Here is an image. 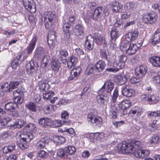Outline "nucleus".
Returning a JSON list of instances; mask_svg holds the SVG:
<instances>
[{
  "instance_id": "61",
  "label": "nucleus",
  "mask_w": 160,
  "mask_h": 160,
  "mask_svg": "<svg viewBox=\"0 0 160 160\" xmlns=\"http://www.w3.org/2000/svg\"><path fill=\"white\" fill-rule=\"evenodd\" d=\"M94 122L93 123H95V124L99 127L101 126L102 123V118L100 117H96L93 120Z\"/></svg>"
},
{
  "instance_id": "58",
  "label": "nucleus",
  "mask_w": 160,
  "mask_h": 160,
  "mask_svg": "<svg viewBox=\"0 0 160 160\" xmlns=\"http://www.w3.org/2000/svg\"><path fill=\"white\" fill-rule=\"evenodd\" d=\"M48 153L43 150H41L38 152V156L42 158H47L48 156Z\"/></svg>"
},
{
  "instance_id": "14",
  "label": "nucleus",
  "mask_w": 160,
  "mask_h": 160,
  "mask_svg": "<svg viewBox=\"0 0 160 160\" xmlns=\"http://www.w3.org/2000/svg\"><path fill=\"white\" fill-rule=\"evenodd\" d=\"M52 120L46 117L40 118L38 120L39 125L43 128H48L52 126Z\"/></svg>"
},
{
  "instance_id": "13",
  "label": "nucleus",
  "mask_w": 160,
  "mask_h": 160,
  "mask_svg": "<svg viewBox=\"0 0 160 160\" xmlns=\"http://www.w3.org/2000/svg\"><path fill=\"white\" fill-rule=\"evenodd\" d=\"M142 43L141 42L137 44H131L128 42L129 46L127 50V53L129 55L134 54L136 52L139 47L142 46Z\"/></svg>"
},
{
  "instance_id": "18",
  "label": "nucleus",
  "mask_w": 160,
  "mask_h": 160,
  "mask_svg": "<svg viewBox=\"0 0 160 160\" xmlns=\"http://www.w3.org/2000/svg\"><path fill=\"white\" fill-rule=\"evenodd\" d=\"M81 71V68L78 67L73 69L71 71L70 75L68 78L69 80H75L80 75Z\"/></svg>"
},
{
  "instance_id": "42",
  "label": "nucleus",
  "mask_w": 160,
  "mask_h": 160,
  "mask_svg": "<svg viewBox=\"0 0 160 160\" xmlns=\"http://www.w3.org/2000/svg\"><path fill=\"white\" fill-rule=\"evenodd\" d=\"M17 106V104L15 103L9 102L6 104L5 108L6 110L8 111L13 112Z\"/></svg>"
},
{
  "instance_id": "21",
  "label": "nucleus",
  "mask_w": 160,
  "mask_h": 160,
  "mask_svg": "<svg viewBox=\"0 0 160 160\" xmlns=\"http://www.w3.org/2000/svg\"><path fill=\"white\" fill-rule=\"evenodd\" d=\"M68 57V53L65 49H62L59 51L58 57L60 61L63 63H66Z\"/></svg>"
},
{
  "instance_id": "64",
  "label": "nucleus",
  "mask_w": 160,
  "mask_h": 160,
  "mask_svg": "<svg viewBox=\"0 0 160 160\" xmlns=\"http://www.w3.org/2000/svg\"><path fill=\"white\" fill-rule=\"evenodd\" d=\"M88 11H89L90 12L93 11L96 6V3L94 2H89L88 4Z\"/></svg>"
},
{
  "instance_id": "8",
  "label": "nucleus",
  "mask_w": 160,
  "mask_h": 160,
  "mask_svg": "<svg viewBox=\"0 0 160 160\" xmlns=\"http://www.w3.org/2000/svg\"><path fill=\"white\" fill-rule=\"evenodd\" d=\"M13 94L15 97L13 99L15 103L21 104L23 101V92L21 89H18L13 92Z\"/></svg>"
},
{
  "instance_id": "59",
  "label": "nucleus",
  "mask_w": 160,
  "mask_h": 160,
  "mask_svg": "<svg viewBox=\"0 0 160 160\" xmlns=\"http://www.w3.org/2000/svg\"><path fill=\"white\" fill-rule=\"evenodd\" d=\"M151 81L154 84L157 85L160 83V76L158 75L153 77L152 78Z\"/></svg>"
},
{
  "instance_id": "32",
  "label": "nucleus",
  "mask_w": 160,
  "mask_h": 160,
  "mask_svg": "<svg viewBox=\"0 0 160 160\" xmlns=\"http://www.w3.org/2000/svg\"><path fill=\"white\" fill-rule=\"evenodd\" d=\"M111 39L112 42H115L119 36L118 31L116 28L112 27L110 32Z\"/></svg>"
},
{
  "instance_id": "29",
  "label": "nucleus",
  "mask_w": 160,
  "mask_h": 160,
  "mask_svg": "<svg viewBox=\"0 0 160 160\" xmlns=\"http://www.w3.org/2000/svg\"><path fill=\"white\" fill-rule=\"evenodd\" d=\"M111 8L113 12H121L122 10V4L115 2L112 4Z\"/></svg>"
},
{
  "instance_id": "36",
  "label": "nucleus",
  "mask_w": 160,
  "mask_h": 160,
  "mask_svg": "<svg viewBox=\"0 0 160 160\" xmlns=\"http://www.w3.org/2000/svg\"><path fill=\"white\" fill-rule=\"evenodd\" d=\"M118 113V110L116 106L112 105L110 111V115L111 118L115 119L117 118Z\"/></svg>"
},
{
  "instance_id": "12",
  "label": "nucleus",
  "mask_w": 160,
  "mask_h": 160,
  "mask_svg": "<svg viewBox=\"0 0 160 160\" xmlns=\"http://www.w3.org/2000/svg\"><path fill=\"white\" fill-rule=\"evenodd\" d=\"M85 28L81 23L77 24L74 27V32L75 35L83 37L85 34Z\"/></svg>"
},
{
  "instance_id": "46",
  "label": "nucleus",
  "mask_w": 160,
  "mask_h": 160,
  "mask_svg": "<svg viewBox=\"0 0 160 160\" xmlns=\"http://www.w3.org/2000/svg\"><path fill=\"white\" fill-rule=\"evenodd\" d=\"M135 8V5L134 3L130 2L126 4L125 10L130 12L131 13Z\"/></svg>"
},
{
  "instance_id": "11",
  "label": "nucleus",
  "mask_w": 160,
  "mask_h": 160,
  "mask_svg": "<svg viewBox=\"0 0 160 160\" xmlns=\"http://www.w3.org/2000/svg\"><path fill=\"white\" fill-rule=\"evenodd\" d=\"M94 39L92 35L88 36L86 37L84 46L87 50H92L94 48Z\"/></svg>"
},
{
  "instance_id": "16",
  "label": "nucleus",
  "mask_w": 160,
  "mask_h": 160,
  "mask_svg": "<svg viewBox=\"0 0 160 160\" xmlns=\"http://www.w3.org/2000/svg\"><path fill=\"white\" fill-rule=\"evenodd\" d=\"M138 35V32L136 29L132 30L131 32H128L126 35V41L128 42H130L135 40L137 38Z\"/></svg>"
},
{
  "instance_id": "33",
  "label": "nucleus",
  "mask_w": 160,
  "mask_h": 160,
  "mask_svg": "<svg viewBox=\"0 0 160 160\" xmlns=\"http://www.w3.org/2000/svg\"><path fill=\"white\" fill-rule=\"evenodd\" d=\"M17 142L20 148L22 150H24L27 148V142L24 140V139L22 136H21L19 140H17Z\"/></svg>"
},
{
  "instance_id": "49",
  "label": "nucleus",
  "mask_w": 160,
  "mask_h": 160,
  "mask_svg": "<svg viewBox=\"0 0 160 160\" xmlns=\"http://www.w3.org/2000/svg\"><path fill=\"white\" fill-rule=\"evenodd\" d=\"M54 139L56 143L59 145L64 143L66 141L64 137L61 136H57Z\"/></svg>"
},
{
  "instance_id": "10",
  "label": "nucleus",
  "mask_w": 160,
  "mask_h": 160,
  "mask_svg": "<svg viewBox=\"0 0 160 160\" xmlns=\"http://www.w3.org/2000/svg\"><path fill=\"white\" fill-rule=\"evenodd\" d=\"M22 1L25 9L31 13L36 11V6L33 0H22Z\"/></svg>"
},
{
  "instance_id": "23",
  "label": "nucleus",
  "mask_w": 160,
  "mask_h": 160,
  "mask_svg": "<svg viewBox=\"0 0 160 160\" xmlns=\"http://www.w3.org/2000/svg\"><path fill=\"white\" fill-rule=\"evenodd\" d=\"M96 69L98 72H102L105 69L106 64L104 61L100 60L98 61L95 64Z\"/></svg>"
},
{
  "instance_id": "60",
  "label": "nucleus",
  "mask_w": 160,
  "mask_h": 160,
  "mask_svg": "<svg viewBox=\"0 0 160 160\" xmlns=\"http://www.w3.org/2000/svg\"><path fill=\"white\" fill-rule=\"evenodd\" d=\"M128 46V42L127 43H121L120 46V49L121 51L125 52L127 53V50Z\"/></svg>"
},
{
  "instance_id": "43",
  "label": "nucleus",
  "mask_w": 160,
  "mask_h": 160,
  "mask_svg": "<svg viewBox=\"0 0 160 160\" xmlns=\"http://www.w3.org/2000/svg\"><path fill=\"white\" fill-rule=\"evenodd\" d=\"M27 131L30 132V133L34 132L37 130V128L36 125L32 123H30L25 127Z\"/></svg>"
},
{
  "instance_id": "30",
  "label": "nucleus",
  "mask_w": 160,
  "mask_h": 160,
  "mask_svg": "<svg viewBox=\"0 0 160 160\" xmlns=\"http://www.w3.org/2000/svg\"><path fill=\"white\" fill-rule=\"evenodd\" d=\"M149 61L153 66L160 67V57L156 56L152 57L149 58Z\"/></svg>"
},
{
  "instance_id": "38",
  "label": "nucleus",
  "mask_w": 160,
  "mask_h": 160,
  "mask_svg": "<svg viewBox=\"0 0 160 160\" xmlns=\"http://www.w3.org/2000/svg\"><path fill=\"white\" fill-rule=\"evenodd\" d=\"M39 89L42 92H47L50 88V86L48 83L42 82V81L39 82Z\"/></svg>"
},
{
  "instance_id": "56",
  "label": "nucleus",
  "mask_w": 160,
  "mask_h": 160,
  "mask_svg": "<svg viewBox=\"0 0 160 160\" xmlns=\"http://www.w3.org/2000/svg\"><path fill=\"white\" fill-rule=\"evenodd\" d=\"M132 13L130 12L125 11L123 12L121 15V18L122 19L126 20L129 18L131 15Z\"/></svg>"
},
{
  "instance_id": "19",
  "label": "nucleus",
  "mask_w": 160,
  "mask_h": 160,
  "mask_svg": "<svg viewBox=\"0 0 160 160\" xmlns=\"http://www.w3.org/2000/svg\"><path fill=\"white\" fill-rule=\"evenodd\" d=\"M135 90L128 86H123L122 88V94L123 95L128 97H130L134 95Z\"/></svg>"
},
{
  "instance_id": "47",
  "label": "nucleus",
  "mask_w": 160,
  "mask_h": 160,
  "mask_svg": "<svg viewBox=\"0 0 160 160\" xmlns=\"http://www.w3.org/2000/svg\"><path fill=\"white\" fill-rule=\"evenodd\" d=\"M51 66L52 69L54 71H57L59 68V62L57 60H53L52 62Z\"/></svg>"
},
{
  "instance_id": "9",
  "label": "nucleus",
  "mask_w": 160,
  "mask_h": 160,
  "mask_svg": "<svg viewBox=\"0 0 160 160\" xmlns=\"http://www.w3.org/2000/svg\"><path fill=\"white\" fill-rule=\"evenodd\" d=\"M62 26L63 32L65 34L64 38L67 39L69 38L71 34V31L70 29L72 26V24L68 20H64L62 21Z\"/></svg>"
},
{
  "instance_id": "54",
  "label": "nucleus",
  "mask_w": 160,
  "mask_h": 160,
  "mask_svg": "<svg viewBox=\"0 0 160 160\" xmlns=\"http://www.w3.org/2000/svg\"><path fill=\"white\" fill-rule=\"evenodd\" d=\"M118 91V88L117 87L114 90L112 96V101L113 102H116V99L119 96Z\"/></svg>"
},
{
  "instance_id": "26",
  "label": "nucleus",
  "mask_w": 160,
  "mask_h": 160,
  "mask_svg": "<svg viewBox=\"0 0 160 160\" xmlns=\"http://www.w3.org/2000/svg\"><path fill=\"white\" fill-rule=\"evenodd\" d=\"M151 40L153 44H156L159 43L160 42V29H157L155 31Z\"/></svg>"
},
{
  "instance_id": "3",
  "label": "nucleus",
  "mask_w": 160,
  "mask_h": 160,
  "mask_svg": "<svg viewBox=\"0 0 160 160\" xmlns=\"http://www.w3.org/2000/svg\"><path fill=\"white\" fill-rule=\"evenodd\" d=\"M147 70L145 66H140L138 68L135 70V76H132L130 79V81L132 83L139 82L142 79L145 75L146 73Z\"/></svg>"
},
{
  "instance_id": "5",
  "label": "nucleus",
  "mask_w": 160,
  "mask_h": 160,
  "mask_svg": "<svg viewBox=\"0 0 160 160\" xmlns=\"http://www.w3.org/2000/svg\"><path fill=\"white\" fill-rule=\"evenodd\" d=\"M158 18V15L155 12L151 11L143 14L142 19L144 23L153 25L157 22Z\"/></svg>"
},
{
  "instance_id": "52",
  "label": "nucleus",
  "mask_w": 160,
  "mask_h": 160,
  "mask_svg": "<svg viewBox=\"0 0 160 160\" xmlns=\"http://www.w3.org/2000/svg\"><path fill=\"white\" fill-rule=\"evenodd\" d=\"M9 86L10 84L8 83H4L1 86V90H2V91H3L4 93L7 92H10L11 91V90Z\"/></svg>"
},
{
  "instance_id": "62",
  "label": "nucleus",
  "mask_w": 160,
  "mask_h": 160,
  "mask_svg": "<svg viewBox=\"0 0 160 160\" xmlns=\"http://www.w3.org/2000/svg\"><path fill=\"white\" fill-rule=\"evenodd\" d=\"M114 27L115 28H123V25L122 22L120 20L117 19L114 24Z\"/></svg>"
},
{
  "instance_id": "63",
  "label": "nucleus",
  "mask_w": 160,
  "mask_h": 160,
  "mask_svg": "<svg viewBox=\"0 0 160 160\" xmlns=\"http://www.w3.org/2000/svg\"><path fill=\"white\" fill-rule=\"evenodd\" d=\"M96 117L95 114L92 112H90L88 115L87 120L88 122L93 123L92 120H94Z\"/></svg>"
},
{
  "instance_id": "7",
  "label": "nucleus",
  "mask_w": 160,
  "mask_h": 160,
  "mask_svg": "<svg viewBox=\"0 0 160 160\" xmlns=\"http://www.w3.org/2000/svg\"><path fill=\"white\" fill-rule=\"evenodd\" d=\"M114 87V84L111 80H108L98 90V93H105L109 96H111V92Z\"/></svg>"
},
{
  "instance_id": "41",
  "label": "nucleus",
  "mask_w": 160,
  "mask_h": 160,
  "mask_svg": "<svg viewBox=\"0 0 160 160\" xmlns=\"http://www.w3.org/2000/svg\"><path fill=\"white\" fill-rule=\"evenodd\" d=\"M65 148V150L66 151L68 155H73L75 152L76 151V148L73 146L69 145Z\"/></svg>"
},
{
  "instance_id": "44",
  "label": "nucleus",
  "mask_w": 160,
  "mask_h": 160,
  "mask_svg": "<svg viewBox=\"0 0 160 160\" xmlns=\"http://www.w3.org/2000/svg\"><path fill=\"white\" fill-rule=\"evenodd\" d=\"M112 65L116 72L118 71L119 69H122L124 67L119 61L118 62L114 61Z\"/></svg>"
},
{
  "instance_id": "6",
  "label": "nucleus",
  "mask_w": 160,
  "mask_h": 160,
  "mask_svg": "<svg viewBox=\"0 0 160 160\" xmlns=\"http://www.w3.org/2000/svg\"><path fill=\"white\" fill-rule=\"evenodd\" d=\"M38 63L33 61H30L26 66L27 73L30 76L35 77L38 71Z\"/></svg>"
},
{
  "instance_id": "34",
  "label": "nucleus",
  "mask_w": 160,
  "mask_h": 160,
  "mask_svg": "<svg viewBox=\"0 0 160 160\" xmlns=\"http://www.w3.org/2000/svg\"><path fill=\"white\" fill-rule=\"evenodd\" d=\"M127 78L125 75H117L116 77V82L120 85L124 84L126 82Z\"/></svg>"
},
{
  "instance_id": "48",
  "label": "nucleus",
  "mask_w": 160,
  "mask_h": 160,
  "mask_svg": "<svg viewBox=\"0 0 160 160\" xmlns=\"http://www.w3.org/2000/svg\"><path fill=\"white\" fill-rule=\"evenodd\" d=\"M129 113L130 114H132L133 115L136 114L137 117H139L143 113V111L140 108L137 107L135 109H132Z\"/></svg>"
},
{
  "instance_id": "25",
  "label": "nucleus",
  "mask_w": 160,
  "mask_h": 160,
  "mask_svg": "<svg viewBox=\"0 0 160 160\" xmlns=\"http://www.w3.org/2000/svg\"><path fill=\"white\" fill-rule=\"evenodd\" d=\"M26 124V122L24 120L19 119L16 121L13 125H11L9 126V129L12 128H20L23 127ZM9 128V126L8 127Z\"/></svg>"
},
{
  "instance_id": "22",
  "label": "nucleus",
  "mask_w": 160,
  "mask_h": 160,
  "mask_svg": "<svg viewBox=\"0 0 160 160\" xmlns=\"http://www.w3.org/2000/svg\"><path fill=\"white\" fill-rule=\"evenodd\" d=\"M67 62L68 67L71 68L72 66H75L78 62V59L75 56L72 55L68 58Z\"/></svg>"
},
{
  "instance_id": "4",
  "label": "nucleus",
  "mask_w": 160,
  "mask_h": 160,
  "mask_svg": "<svg viewBox=\"0 0 160 160\" xmlns=\"http://www.w3.org/2000/svg\"><path fill=\"white\" fill-rule=\"evenodd\" d=\"M104 12V8L102 7H98L95 8L93 11H87V16L89 18L95 21H99L101 20L102 14Z\"/></svg>"
},
{
  "instance_id": "28",
  "label": "nucleus",
  "mask_w": 160,
  "mask_h": 160,
  "mask_svg": "<svg viewBox=\"0 0 160 160\" xmlns=\"http://www.w3.org/2000/svg\"><path fill=\"white\" fill-rule=\"evenodd\" d=\"M55 39V33L54 31H51L48 32V42L49 47L53 48V41Z\"/></svg>"
},
{
  "instance_id": "55",
  "label": "nucleus",
  "mask_w": 160,
  "mask_h": 160,
  "mask_svg": "<svg viewBox=\"0 0 160 160\" xmlns=\"http://www.w3.org/2000/svg\"><path fill=\"white\" fill-rule=\"evenodd\" d=\"M10 121H11V119L9 118L8 120H7V119L6 118L1 120L0 119V126L1 128H5L8 123Z\"/></svg>"
},
{
  "instance_id": "40",
  "label": "nucleus",
  "mask_w": 160,
  "mask_h": 160,
  "mask_svg": "<svg viewBox=\"0 0 160 160\" xmlns=\"http://www.w3.org/2000/svg\"><path fill=\"white\" fill-rule=\"evenodd\" d=\"M25 107L29 111L32 112H35L37 111V106L33 102H27L25 104Z\"/></svg>"
},
{
  "instance_id": "57",
  "label": "nucleus",
  "mask_w": 160,
  "mask_h": 160,
  "mask_svg": "<svg viewBox=\"0 0 160 160\" xmlns=\"http://www.w3.org/2000/svg\"><path fill=\"white\" fill-rule=\"evenodd\" d=\"M118 61L124 66L127 60V58L125 55H121L118 57Z\"/></svg>"
},
{
  "instance_id": "53",
  "label": "nucleus",
  "mask_w": 160,
  "mask_h": 160,
  "mask_svg": "<svg viewBox=\"0 0 160 160\" xmlns=\"http://www.w3.org/2000/svg\"><path fill=\"white\" fill-rule=\"evenodd\" d=\"M100 53L101 57L102 59H104L108 61V62L109 61L108 60V55L105 49H101L100 50Z\"/></svg>"
},
{
  "instance_id": "15",
  "label": "nucleus",
  "mask_w": 160,
  "mask_h": 160,
  "mask_svg": "<svg viewBox=\"0 0 160 160\" xmlns=\"http://www.w3.org/2000/svg\"><path fill=\"white\" fill-rule=\"evenodd\" d=\"M37 37L36 35H33L32 39L26 48L27 52L28 54H31L32 53V51L35 47L37 40Z\"/></svg>"
},
{
  "instance_id": "1",
  "label": "nucleus",
  "mask_w": 160,
  "mask_h": 160,
  "mask_svg": "<svg viewBox=\"0 0 160 160\" xmlns=\"http://www.w3.org/2000/svg\"><path fill=\"white\" fill-rule=\"evenodd\" d=\"M141 147V143L138 141L132 140L131 142L123 141L118 145V148L122 153H132L135 157L143 158L148 157L150 154L149 151L143 149H138Z\"/></svg>"
},
{
  "instance_id": "51",
  "label": "nucleus",
  "mask_w": 160,
  "mask_h": 160,
  "mask_svg": "<svg viewBox=\"0 0 160 160\" xmlns=\"http://www.w3.org/2000/svg\"><path fill=\"white\" fill-rule=\"evenodd\" d=\"M22 136L27 142H30L34 138V135H33L32 133L30 132L27 133L25 135H24L23 136Z\"/></svg>"
},
{
  "instance_id": "45",
  "label": "nucleus",
  "mask_w": 160,
  "mask_h": 160,
  "mask_svg": "<svg viewBox=\"0 0 160 160\" xmlns=\"http://www.w3.org/2000/svg\"><path fill=\"white\" fill-rule=\"evenodd\" d=\"M159 100V98L153 94H149L148 102L150 104H156Z\"/></svg>"
},
{
  "instance_id": "35",
  "label": "nucleus",
  "mask_w": 160,
  "mask_h": 160,
  "mask_svg": "<svg viewBox=\"0 0 160 160\" xmlns=\"http://www.w3.org/2000/svg\"><path fill=\"white\" fill-rule=\"evenodd\" d=\"M131 105V103L128 100H125L122 101L118 105L119 107L121 109L124 110L125 112L127 108H129Z\"/></svg>"
},
{
  "instance_id": "39",
  "label": "nucleus",
  "mask_w": 160,
  "mask_h": 160,
  "mask_svg": "<svg viewBox=\"0 0 160 160\" xmlns=\"http://www.w3.org/2000/svg\"><path fill=\"white\" fill-rule=\"evenodd\" d=\"M57 153L58 157L61 158H66L68 157L66 151L65 150V148L58 149L57 151Z\"/></svg>"
},
{
  "instance_id": "20",
  "label": "nucleus",
  "mask_w": 160,
  "mask_h": 160,
  "mask_svg": "<svg viewBox=\"0 0 160 160\" xmlns=\"http://www.w3.org/2000/svg\"><path fill=\"white\" fill-rule=\"evenodd\" d=\"M49 140L47 137L42 138L36 143L35 148L38 150H40L44 148L46 145L48 143Z\"/></svg>"
},
{
  "instance_id": "50",
  "label": "nucleus",
  "mask_w": 160,
  "mask_h": 160,
  "mask_svg": "<svg viewBox=\"0 0 160 160\" xmlns=\"http://www.w3.org/2000/svg\"><path fill=\"white\" fill-rule=\"evenodd\" d=\"M96 68L95 67V65L94 66L92 65H88L86 69V72L88 74H92L95 72H97V70H96Z\"/></svg>"
},
{
  "instance_id": "2",
  "label": "nucleus",
  "mask_w": 160,
  "mask_h": 160,
  "mask_svg": "<svg viewBox=\"0 0 160 160\" xmlns=\"http://www.w3.org/2000/svg\"><path fill=\"white\" fill-rule=\"evenodd\" d=\"M44 26L46 29L51 30L57 24L58 18L54 12L48 11L44 12Z\"/></svg>"
},
{
  "instance_id": "17",
  "label": "nucleus",
  "mask_w": 160,
  "mask_h": 160,
  "mask_svg": "<svg viewBox=\"0 0 160 160\" xmlns=\"http://www.w3.org/2000/svg\"><path fill=\"white\" fill-rule=\"evenodd\" d=\"M54 93L52 91L48 92L47 91L45 93L43 94V99L45 100H49L52 103H54L55 101L57 99V97H54Z\"/></svg>"
},
{
  "instance_id": "27",
  "label": "nucleus",
  "mask_w": 160,
  "mask_h": 160,
  "mask_svg": "<svg viewBox=\"0 0 160 160\" xmlns=\"http://www.w3.org/2000/svg\"><path fill=\"white\" fill-rule=\"evenodd\" d=\"M52 125L51 127H58L61 126L62 124L69 125L71 122L69 120L61 121L59 120H52Z\"/></svg>"
},
{
  "instance_id": "31",
  "label": "nucleus",
  "mask_w": 160,
  "mask_h": 160,
  "mask_svg": "<svg viewBox=\"0 0 160 160\" xmlns=\"http://www.w3.org/2000/svg\"><path fill=\"white\" fill-rule=\"evenodd\" d=\"M160 142V136L158 134H153L150 138L149 142L151 144H158Z\"/></svg>"
},
{
  "instance_id": "37",
  "label": "nucleus",
  "mask_w": 160,
  "mask_h": 160,
  "mask_svg": "<svg viewBox=\"0 0 160 160\" xmlns=\"http://www.w3.org/2000/svg\"><path fill=\"white\" fill-rule=\"evenodd\" d=\"M15 148V145L14 144L12 143L8 145V146H5L2 149L3 152L4 154L12 152L14 150Z\"/></svg>"
},
{
  "instance_id": "24",
  "label": "nucleus",
  "mask_w": 160,
  "mask_h": 160,
  "mask_svg": "<svg viewBox=\"0 0 160 160\" xmlns=\"http://www.w3.org/2000/svg\"><path fill=\"white\" fill-rule=\"evenodd\" d=\"M45 48L41 46L39 47L35 51L34 57H36L38 58H41L42 57L45 55Z\"/></svg>"
}]
</instances>
